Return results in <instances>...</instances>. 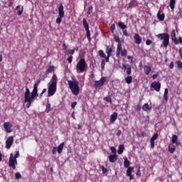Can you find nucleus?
Returning a JSON list of instances; mask_svg holds the SVG:
<instances>
[{
	"mask_svg": "<svg viewBox=\"0 0 182 182\" xmlns=\"http://www.w3.org/2000/svg\"><path fill=\"white\" fill-rule=\"evenodd\" d=\"M153 42L151 41V40H146V44L147 45V46H150V45H151Z\"/></svg>",
	"mask_w": 182,
	"mask_h": 182,
	"instance_id": "3c124183",
	"label": "nucleus"
},
{
	"mask_svg": "<svg viewBox=\"0 0 182 182\" xmlns=\"http://www.w3.org/2000/svg\"><path fill=\"white\" fill-rule=\"evenodd\" d=\"M46 112V113H49V112H50V104H47Z\"/></svg>",
	"mask_w": 182,
	"mask_h": 182,
	"instance_id": "4c0bfd02",
	"label": "nucleus"
},
{
	"mask_svg": "<svg viewBox=\"0 0 182 182\" xmlns=\"http://www.w3.org/2000/svg\"><path fill=\"white\" fill-rule=\"evenodd\" d=\"M122 50V43H118L117 52H120Z\"/></svg>",
	"mask_w": 182,
	"mask_h": 182,
	"instance_id": "ea45409f",
	"label": "nucleus"
},
{
	"mask_svg": "<svg viewBox=\"0 0 182 182\" xmlns=\"http://www.w3.org/2000/svg\"><path fill=\"white\" fill-rule=\"evenodd\" d=\"M157 18L159 21H164V14H160V11L157 14Z\"/></svg>",
	"mask_w": 182,
	"mask_h": 182,
	"instance_id": "cd10ccee",
	"label": "nucleus"
},
{
	"mask_svg": "<svg viewBox=\"0 0 182 182\" xmlns=\"http://www.w3.org/2000/svg\"><path fill=\"white\" fill-rule=\"evenodd\" d=\"M118 26L121 28V29H126V28H127V26L126 25H124L123 23L122 22H119L118 23Z\"/></svg>",
	"mask_w": 182,
	"mask_h": 182,
	"instance_id": "473e14b6",
	"label": "nucleus"
},
{
	"mask_svg": "<svg viewBox=\"0 0 182 182\" xmlns=\"http://www.w3.org/2000/svg\"><path fill=\"white\" fill-rule=\"evenodd\" d=\"M38 84L35 83L31 95L29 88L26 89V92L24 93V103H27L26 105L27 109H29L31 107L32 102H33V100H35V97H38V96H39V95L38 94Z\"/></svg>",
	"mask_w": 182,
	"mask_h": 182,
	"instance_id": "f257e3e1",
	"label": "nucleus"
},
{
	"mask_svg": "<svg viewBox=\"0 0 182 182\" xmlns=\"http://www.w3.org/2000/svg\"><path fill=\"white\" fill-rule=\"evenodd\" d=\"M60 22H62V18L58 17L56 19V23H60Z\"/></svg>",
	"mask_w": 182,
	"mask_h": 182,
	"instance_id": "5fc2aeb1",
	"label": "nucleus"
},
{
	"mask_svg": "<svg viewBox=\"0 0 182 182\" xmlns=\"http://www.w3.org/2000/svg\"><path fill=\"white\" fill-rule=\"evenodd\" d=\"M15 177H16V178L17 180H19V178H21V173H16L15 174Z\"/></svg>",
	"mask_w": 182,
	"mask_h": 182,
	"instance_id": "09e8293b",
	"label": "nucleus"
},
{
	"mask_svg": "<svg viewBox=\"0 0 182 182\" xmlns=\"http://www.w3.org/2000/svg\"><path fill=\"white\" fill-rule=\"evenodd\" d=\"M177 145H174V144L171 143L168 146V151L171 152L172 154L176 151V146Z\"/></svg>",
	"mask_w": 182,
	"mask_h": 182,
	"instance_id": "f3484780",
	"label": "nucleus"
},
{
	"mask_svg": "<svg viewBox=\"0 0 182 182\" xmlns=\"http://www.w3.org/2000/svg\"><path fill=\"white\" fill-rule=\"evenodd\" d=\"M132 80H133V77L132 76H128L125 78V81L127 85H130V83H132Z\"/></svg>",
	"mask_w": 182,
	"mask_h": 182,
	"instance_id": "c756f323",
	"label": "nucleus"
},
{
	"mask_svg": "<svg viewBox=\"0 0 182 182\" xmlns=\"http://www.w3.org/2000/svg\"><path fill=\"white\" fill-rule=\"evenodd\" d=\"M55 67L53 65H50L46 71V75H49V73H52Z\"/></svg>",
	"mask_w": 182,
	"mask_h": 182,
	"instance_id": "b1692460",
	"label": "nucleus"
},
{
	"mask_svg": "<svg viewBox=\"0 0 182 182\" xmlns=\"http://www.w3.org/2000/svg\"><path fill=\"white\" fill-rule=\"evenodd\" d=\"M151 87H153L156 92H160V87H161V84L160 82H154L151 84Z\"/></svg>",
	"mask_w": 182,
	"mask_h": 182,
	"instance_id": "0eeeda50",
	"label": "nucleus"
},
{
	"mask_svg": "<svg viewBox=\"0 0 182 182\" xmlns=\"http://www.w3.org/2000/svg\"><path fill=\"white\" fill-rule=\"evenodd\" d=\"M124 69L126 70V73L128 75H132V65L129 64H123Z\"/></svg>",
	"mask_w": 182,
	"mask_h": 182,
	"instance_id": "4468645a",
	"label": "nucleus"
},
{
	"mask_svg": "<svg viewBox=\"0 0 182 182\" xmlns=\"http://www.w3.org/2000/svg\"><path fill=\"white\" fill-rule=\"evenodd\" d=\"M58 15L60 18H63L65 16V11H63V4H60L58 7Z\"/></svg>",
	"mask_w": 182,
	"mask_h": 182,
	"instance_id": "9d476101",
	"label": "nucleus"
},
{
	"mask_svg": "<svg viewBox=\"0 0 182 182\" xmlns=\"http://www.w3.org/2000/svg\"><path fill=\"white\" fill-rule=\"evenodd\" d=\"M110 150H111V151H112V154L117 155V154H116V148H114V146H112V147L110 148Z\"/></svg>",
	"mask_w": 182,
	"mask_h": 182,
	"instance_id": "49530a36",
	"label": "nucleus"
},
{
	"mask_svg": "<svg viewBox=\"0 0 182 182\" xmlns=\"http://www.w3.org/2000/svg\"><path fill=\"white\" fill-rule=\"evenodd\" d=\"M177 66H178L180 68V69H182V62H181L180 60H178L176 62Z\"/></svg>",
	"mask_w": 182,
	"mask_h": 182,
	"instance_id": "37998d69",
	"label": "nucleus"
},
{
	"mask_svg": "<svg viewBox=\"0 0 182 182\" xmlns=\"http://www.w3.org/2000/svg\"><path fill=\"white\" fill-rule=\"evenodd\" d=\"M106 52H107L108 56H112V48L107 46Z\"/></svg>",
	"mask_w": 182,
	"mask_h": 182,
	"instance_id": "2f4dec72",
	"label": "nucleus"
},
{
	"mask_svg": "<svg viewBox=\"0 0 182 182\" xmlns=\"http://www.w3.org/2000/svg\"><path fill=\"white\" fill-rule=\"evenodd\" d=\"M117 119V112H114L111 115V118H110L111 123H114V122H116Z\"/></svg>",
	"mask_w": 182,
	"mask_h": 182,
	"instance_id": "6ab92c4d",
	"label": "nucleus"
},
{
	"mask_svg": "<svg viewBox=\"0 0 182 182\" xmlns=\"http://www.w3.org/2000/svg\"><path fill=\"white\" fill-rule=\"evenodd\" d=\"M46 77H48V74H46V73H45V75H43L41 77V80H45V79H46Z\"/></svg>",
	"mask_w": 182,
	"mask_h": 182,
	"instance_id": "8fccbe9b",
	"label": "nucleus"
},
{
	"mask_svg": "<svg viewBox=\"0 0 182 182\" xmlns=\"http://www.w3.org/2000/svg\"><path fill=\"white\" fill-rule=\"evenodd\" d=\"M105 82H106V77H102L100 80L95 81V87H101V86H103V85H105Z\"/></svg>",
	"mask_w": 182,
	"mask_h": 182,
	"instance_id": "6e6552de",
	"label": "nucleus"
},
{
	"mask_svg": "<svg viewBox=\"0 0 182 182\" xmlns=\"http://www.w3.org/2000/svg\"><path fill=\"white\" fill-rule=\"evenodd\" d=\"M114 41H115V42H117V43H121L120 38L117 36H114Z\"/></svg>",
	"mask_w": 182,
	"mask_h": 182,
	"instance_id": "c03bdc74",
	"label": "nucleus"
},
{
	"mask_svg": "<svg viewBox=\"0 0 182 182\" xmlns=\"http://www.w3.org/2000/svg\"><path fill=\"white\" fill-rule=\"evenodd\" d=\"M172 144H176V146L181 144V143L178 142V136L177 135L172 136Z\"/></svg>",
	"mask_w": 182,
	"mask_h": 182,
	"instance_id": "dca6fc26",
	"label": "nucleus"
},
{
	"mask_svg": "<svg viewBox=\"0 0 182 182\" xmlns=\"http://www.w3.org/2000/svg\"><path fill=\"white\" fill-rule=\"evenodd\" d=\"M142 109L144 112H147V110H151V107H150V105H149V104L146 103L142 107Z\"/></svg>",
	"mask_w": 182,
	"mask_h": 182,
	"instance_id": "bb28decb",
	"label": "nucleus"
},
{
	"mask_svg": "<svg viewBox=\"0 0 182 182\" xmlns=\"http://www.w3.org/2000/svg\"><path fill=\"white\" fill-rule=\"evenodd\" d=\"M171 39L173 41L175 45H178V40H177V37H176V31L173 30L171 33Z\"/></svg>",
	"mask_w": 182,
	"mask_h": 182,
	"instance_id": "9b49d317",
	"label": "nucleus"
},
{
	"mask_svg": "<svg viewBox=\"0 0 182 182\" xmlns=\"http://www.w3.org/2000/svg\"><path fill=\"white\" fill-rule=\"evenodd\" d=\"M144 73L146 75H149L150 72H151V68L150 66H149V65H146L144 68Z\"/></svg>",
	"mask_w": 182,
	"mask_h": 182,
	"instance_id": "5701e85b",
	"label": "nucleus"
},
{
	"mask_svg": "<svg viewBox=\"0 0 182 182\" xmlns=\"http://www.w3.org/2000/svg\"><path fill=\"white\" fill-rule=\"evenodd\" d=\"M122 135V131L121 130H118L117 133V136H121Z\"/></svg>",
	"mask_w": 182,
	"mask_h": 182,
	"instance_id": "0e129e2a",
	"label": "nucleus"
},
{
	"mask_svg": "<svg viewBox=\"0 0 182 182\" xmlns=\"http://www.w3.org/2000/svg\"><path fill=\"white\" fill-rule=\"evenodd\" d=\"M178 43H181L182 45V38L181 37H179L178 38Z\"/></svg>",
	"mask_w": 182,
	"mask_h": 182,
	"instance_id": "774afa93",
	"label": "nucleus"
},
{
	"mask_svg": "<svg viewBox=\"0 0 182 182\" xmlns=\"http://www.w3.org/2000/svg\"><path fill=\"white\" fill-rule=\"evenodd\" d=\"M82 25L86 32H90V31H89V23H87V21L85 20V18H83L82 20Z\"/></svg>",
	"mask_w": 182,
	"mask_h": 182,
	"instance_id": "a211bd4d",
	"label": "nucleus"
},
{
	"mask_svg": "<svg viewBox=\"0 0 182 182\" xmlns=\"http://www.w3.org/2000/svg\"><path fill=\"white\" fill-rule=\"evenodd\" d=\"M87 38L89 42H90V41H92V38H90V31H87Z\"/></svg>",
	"mask_w": 182,
	"mask_h": 182,
	"instance_id": "a18cd8bd",
	"label": "nucleus"
},
{
	"mask_svg": "<svg viewBox=\"0 0 182 182\" xmlns=\"http://www.w3.org/2000/svg\"><path fill=\"white\" fill-rule=\"evenodd\" d=\"M93 11V7L92 6H90L89 8H88V11H87V14L88 15H90V14H92Z\"/></svg>",
	"mask_w": 182,
	"mask_h": 182,
	"instance_id": "79ce46f5",
	"label": "nucleus"
},
{
	"mask_svg": "<svg viewBox=\"0 0 182 182\" xmlns=\"http://www.w3.org/2000/svg\"><path fill=\"white\" fill-rule=\"evenodd\" d=\"M179 53H180V55H181V59H182V48L179 49Z\"/></svg>",
	"mask_w": 182,
	"mask_h": 182,
	"instance_id": "69168bd1",
	"label": "nucleus"
},
{
	"mask_svg": "<svg viewBox=\"0 0 182 182\" xmlns=\"http://www.w3.org/2000/svg\"><path fill=\"white\" fill-rule=\"evenodd\" d=\"M76 69L77 73H83V72H86V70H87V64L84 58L80 59L76 65Z\"/></svg>",
	"mask_w": 182,
	"mask_h": 182,
	"instance_id": "20e7f679",
	"label": "nucleus"
},
{
	"mask_svg": "<svg viewBox=\"0 0 182 182\" xmlns=\"http://www.w3.org/2000/svg\"><path fill=\"white\" fill-rule=\"evenodd\" d=\"M127 55V50H124L121 52V55L126 56Z\"/></svg>",
	"mask_w": 182,
	"mask_h": 182,
	"instance_id": "de8ad7c7",
	"label": "nucleus"
},
{
	"mask_svg": "<svg viewBox=\"0 0 182 182\" xmlns=\"http://www.w3.org/2000/svg\"><path fill=\"white\" fill-rule=\"evenodd\" d=\"M134 169V167H128L127 170V176L129 177V180H133L134 178L133 175H132V171H133Z\"/></svg>",
	"mask_w": 182,
	"mask_h": 182,
	"instance_id": "f8f14e48",
	"label": "nucleus"
},
{
	"mask_svg": "<svg viewBox=\"0 0 182 182\" xmlns=\"http://www.w3.org/2000/svg\"><path fill=\"white\" fill-rule=\"evenodd\" d=\"M98 55H100L101 58H106V54H105V52H103L102 50L98 51Z\"/></svg>",
	"mask_w": 182,
	"mask_h": 182,
	"instance_id": "72a5a7b5",
	"label": "nucleus"
},
{
	"mask_svg": "<svg viewBox=\"0 0 182 182\" xmlns=\"http://www.w3.org/2000/svg\"><path fill=\"white\" fill-rule=\"evenodd\" d=\"M134 39L136 45H140V43H141V37H140V36L138 33H136L134 35Z\"/></svg>",
	"mask_w": 182,
	"mask_h": 182,
	"instance_id": "2eb2a0df",
	"label": "nucleus"
},
{
	"mask_svg": "<svg viewBox=\"0 0 182 182\" xmlns=\"http://www.w3.org/2000/svg\"><path fill=\"white\" fill-rule=\"evenodd\" d=\"M100 168H102L103 174H105V173H107V168H105L104 166H100Z\"/></svg>",
	"mask_w": 182,
	"mask_h": 182,
	"instance_id": "58836bf2",
	"label": "nucleus"
},
{
	"mask_svg": "<svg viewBox=\"0 0 182 182\" xmlns=\"http://www.w3.org/2000/svg\"><path fill=\"white\" fill-rule=\"evenodd\" d=\"M65 146V142L61 143L57 148V151L59 154L63 151V147Z\"/></svg>",
	"mask_w": 182,
	"mask_h": 182,
	"instance_id": "aec40b11",
	"label": "nucleus"
},
{
	"mask_svg": "<svg viewBox=\"0 0 182 182\" xmlns=\"http://www.w3.org/2000/svg\"><path fill=\"white\" fill-rule=\"evenodd\" d=\"M151 148L154 149V141L151 139Z\"/></svg>",
	"mask_w": 182,
	"mask_h": 182,
	"instance_id": "6e6d98bb",
	"label": "nucleus"
},
{
	"mask_svg": "<svg viewBox=\"0 0 182 182\" xmlns=\"http://www.w3.org/2000/svg\"><path fill=\"white\" fill-rule=\"evenodd\" d=\"M58 83V77L53 75L51 79V83L48 86V97L53 96L56 93V85Z\"/></svg>",
	"mask_w": 182,
	"mask_h": 182,
	"instance_id": "7ed1b4c3",
	"label": "nucleus"
},
{
	"mask_svg": "<svg viewBox=\"0 0 182 182\" xmlns=\"http://www.w3.org/2000/svg\"><path fill=\"white\" fill-rule=\"evenodd\" d=\"M104 100L108 102L109 103H112V98L110 97H107L104 98Z\"/></svg>",
	"mask_w": 182,
	"mask_h": 182,
	"instance_id": "a19ab883",
	"label": "nucleus"
},
{
	"mask_svg": "<svg viewBox=\"0 0 182 182\" xmlns=\"http://www.w3.org/2000/svg\"><path fill=\"white\" fill-rule=\"evenodd\" d=\"M73 81H68V86L72 91L73 95L77 96L79 95V81L76 80L75 77H73Z\"/></svg>",
	"mask_w": 182,
	"mask_h": 182,
	"instance_id": "f03ea898",
	"label": "nucleus"
},
{
	"mask_svg": "<svg viewBox=\"0 0 182 182\" xmlns=\"http://www.w3.org/2000/svg\"><path fill=\"white\" fill-rule=\"evenodd\" d=\"M159 137V134H154L153 136L151 138V140H153L155 141V140H157V138Z\"/></svg>",
	"mask_w": 182,
	"mask_h": 182,
	"instance_id": "f704fd0d",
	"label": "nucleus"
},
{
	"mask_svg": "<svg viewBox=\"0 0 182 182\" xmlns=\"http://www.w3.org/2000/svg\"><path fill=\"white\" fill-rule=\"evenodd\" d=\"M176 5V0H171L169 3V6L171 9H174Z\"/></svg>",
	"mask_w": 182,
	"mask_h": 182,
	"instance_id": "7c9ffc66",
	"label": "nucleus"
},
{
	"mask_svg": "<svg viewBox=\"0 0 182 182\" xmlns=\"http://www.w3.org/2000/svg\"><path fill=\"white\" fill-rule=\"evenodd\" d=\"M124 150V145H119L118 149V154H122Z\"/></svg>",
	"mask_w": 182,
	"mask_h": 182,
	"instance_id": "c85d7f7f",
	"label": "nucleus"
},
{
	"mask_svg": "<svg viewBox=\"0 0 182 182\" xmlns=\"http://www.w3.org/2000/svg\"><path fill=\"white\" fill-rule=\"evenodd\" d=\"M14 144V136H9L6 141V149H11V146Z\"/></svg>",
	"mask_w": 182,
	"mask_h": 182,
	"instance_id": "1a4fd4ad",
	"label": "nucleus"
},
{
	"mask_svg": "<svg viewBox=\"0 0 182 182\" xmlns=\"http://www.w3.org/2000/svg\"><path fill=\"white\" fill-rule=\"evenodd\" d=\"M157 76H159V73L154 74L152 77H153V79H156V78H157Z\"/></svg>",
	"mask_w": 182,
	"mask_h": 182,
	"instance_id": "e2e57ef3",
	"label": "nucleus"
},
{
	"mask_svg": "<svg viewBox=\"0 0 182 182\" xmlns=\"http://www.w3.org/2000/svg\"><path fill=\"white\" fill-rule=\"evenodd\" d=\"M16 9L17 10V14L18 15H22L23 12V6L21 7V6H17Z\"/></svg>",
	"mask_w": 182,
	"mask_h": 182,
	"instance_id": "393cba45",
	"label": "nucleus"
},
{
	"mask_svg": "<svg viewBox=\"0 0 182 182\" xmlns=\"http://www.w3.org/2000/svg\"><path fill=\"white\" fill-rule=\"evenodd\" d=\"M134 6H137V1L132 0L129 4V8H134Z\"/></svg>",
	"mask_w": 182,
	"mask_h": 182,
	"instance_id": "a878e982",
	"label": "nucleus"
},
{
	"mask_svg": "<svg viewBox=\"0 0 182 182\" xmlns=\"http://www.w3.org/2000/svg\"><path fill=\"white\" fill-rule=\"evenodd\" d=\"M114 29H116V26L113 23L110 26V31L112 33L114 32Z\"/></svg>",
	"mask_w": 182,
	"mask_h": 182,
	"instance_id": "e433bc0d",
	"label": "nucleus"
},
{
	"mask_svg": "<svg viewBox=\"0 0 182 182\" xmlns=\"http://www.w3.org/2000/svg\"><path fill=\"white\" fill-rule=\"evenodd\" d=\"M4 127L7 133H11L12 129H11V122H5L4 124Z\"/></svg>",
	"mask_w": 182,
	"mask_h": 182,
	"instance_id": "ddd939ff",
	"label": "nucleus"
},
{
	"mask_svg": "<svg viewBox=\"0 0 182 182\" xmlns=\"http://www.w3.org/2000/svg\"><path fill=\"white\" fill-rule=\"evenodd\" d=\"M169 68H170V69H173V68H174V63L173 62H171V63L169 65Z\"/></svg>",
	"mask_w": 182,
	"mask_h": 182,
	"instance_id": "bf43d9fd",
	"label": "nucleus"
},
{
	"mask_svg": "<svg viewBox=\"0 0 182 182\" xmlns=\"http://www.w3.org/2000/svg\"><path fill=\"white\" fill-rule=\"evenodd\" d=\"M110 163H114L117 160V155L112 154L109 156Z\"/></svg>",
	"mask_w": 182,
	"mask_h": 182,
	"instance_id": "4be33fe9",
	"label": "nucleus"
},
{
	"mask_svg": "<svg viewBox=\"0 0 182 182\" xmlns=\"http://www.w3.org/2000/svg\"><path fill=\"white\" fill-rule=\"evenodd\" d=\"M158 39H160L163 41V45L164 48H167L168 46V43L170 42V36L168 33H159L157 36Z\"/></svg>",
	"mask_w": 182,
	"mask_h": 182,
	"instance_id": "39448f33",
	"label": "nucleus"
},
{
	"mask_svg": "<svg viewBox=\"0 0 182 182\" xmlns=\"http://www.w3.org/2000/svg\"><path fill=\"white\" fill-rule=\"evenodd\" d=\"M68 53H70V55H73V53H75V49L70 50L68 51Z\"/></svg>",
	"mask_w": 182,
	"mask_h": 182,
	"instance_id": "680f3d73",
	"label": "nucleus"
},
{
	"mask_svg": "<svg viewBox=\"0 0 182 182\" xmlns=\"http://www.w3.org/2000/svg\"><path fill=\"white\" fill-rule=\"evenodd\" d=\"M76 105H77V102H74L72 105H71V107L72 109H75Z\"/></svg>",
	"mask_w": 182,
	"mask_h": 182,
	"instance_id": "13d9d810",
	"label": "nucleus"
},
{
	"mask_svg": "<svg viewBox=\"0 0 182 182\" xmlns=\"http://www.w3.org/2000/svg\"><path fill=\"white\" fill-rule=\"evenodd\" d=\"M106 65V61H105V59H103L101 62V68L102 70H105V65Z\"/></svg>",
	"mask_w": 182,
	"mask_h": 182,
	"instance_id": "c9c22d12",
	"label": "nucleus"
},
{
	"mask_svg": "<svg viewBox=\"0 0 182 182\" xmlns=\"http://www.w3.org/2000/svg\"><path fill=\"white\" fill-rule=\"evenodd\" d=\"M105 62H109V58H110V56L107 55V57L105 56Z\"/></svg>",
	"mask_w": 182,
	"mask_h": 182,
	"instance_id": "338daca9",
	"label": "nucleus"
},
{
	"mask_svg": "<svg viewBox=\"0 0 182 182\" xmlns=\"http://www.w3.org/2000/svg\"><path fill=\"white\" fill-rule=\"evenodd\" d=\"M124 166L125 168H129V167L130 166V161H129L127 157H124Z\"/></svg>",
	"mask_w": 182,
	"mask_h": 182,
	"instance_id": "412c9836",
	"label": "nucleus"
},
{
	"mask_svg": "<svg viewBox=\"0 0 182 182\" xmlns=\"http://www.w3.org/2000/svg\"><path fill=\"white\" fill-rule=\"evenodd\" d=\"M73 60V56L70 55L68 57V60L69 63H72V60Z\"/></svg>",
	"mask_w": 182,
	"mask_h": 182,
	"instance_id": "603ef678",
	"label": "nucleus"
},
{
	"mask_svg": "<svg viewBox=\"0 0 182 182\" xmlns=\"http://www.w3.org/2000/svg\"><path fill=\"white\" fill-rule=\"evenodd\" d=\"M18 157H19V151L16 152V154L14 156V159H15L16 160V159H18Z\"/></svg>",
	"mask_w": 182,
	"mask_h": 182,
	"instance_id": "4d7b16f0",
	"label": "nucleus"
},
{
	"mask_svg": "<svg viewBox=\"0 0 182 182\" xmlns=\"http://www.w3.org/2000/svg\"><path fill=\"white\" fill-rule=\"evenodd\" d=\"M15 163H18V161H16V159H14V154H10V158L9 161V167H12L13 170H15L16 168V166H15Z\"/></svg>",
	"mask_w": 182,
	"mask_h": 182,
	"instance_id": "423d86ee",
	"label": "nucleus"
},
{
	"mask_svg": "<svg viewBox=\"0 0 182 182\" xmlns=\"http://www.w3.org/2000/svg\"><path fill=\"white\" fill-rule=\"evenodd\" d=\"M56 151H58V148L53 147L52 150L53 154H56Z\"/></svg>",
	"mask_w": 182,
	"mask_h": 182,
	"instance_id": "864d4df0",
	"label": "nucleus"
},
{
	"mask_svg": "<svg viewBox=\"0 0 182 182\" xmlns=\"http://www.w3.org/2000/svg\"><path fill=\"white\" fill-rule=\"evenodd\" d=\"M45 92H46V88H44L42 91V92L40 94V97H42V96L43 95V93H45Z\"/></svg>",
	"mask_w": 182,
	"mask_h": 182,
	"instance_id": "052dcab7",
	"label": "nucleus"
}]
</instances>
